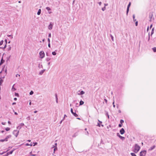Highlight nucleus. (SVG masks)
Listing matches in <instances>:
<instances>
[{"label":"nucleus","instance_id":"nucleus-3","mask_svg":"<svg viewBox=\"0 0 156 156\" xmlns=\"http://www.w3.org/2000/svg\"><path fill=\"white\" fill-rule=\"evenodd\" d=\"M146 154V151L145 150L141 151L140 153V156H145Z\"/></svg>","mask_w":156,"mask_h":156},{"label":"nucleus","instance_id":"nucleus-36","mask_svg":"<svg viewBox=\"0 0 156 156\" xmlns=\"http://www.w3.org/2000/svg\"><path fill=\"white\" fill-rule=\"evenodd\" d=\"M5 141H6V140H5V139H1L0 140V142H2Z\"/></svg>","mask_w":156,"mask_h":156},{"label":"nucleus","instance_id":"nucleus-23","mask_svg":"<svg viewBox=\"0 0 156 156\" xmlns=\"http://www.w3.org/2000/svg\"><path fill=\"white\" fill-rule=\"evenodd\" d=\"M133 20L134 21H135L136 20L135 19V15L134 14H133Z\"/></svg>","mask_w":156,"mask_h":156},{"label":"nucleus","instance_id":"nucleus-34","mask_svg":"<svg viewBox=\"0 0 156 156\" xmlns=\"http://www.w3.org/2000/svg\"><path fill=\"white\" fill-rule=\"evenodd\" d=\"M5 129L6 131H8L10 130V128L9 127H7L5 128Z\"/></svg>","mask_w":156,"mask_h":156},{"label":"nucleus","instance_id":"nucleus-30","mask_svg":"<svg viewBox=\"0 0 156 156\" xmlns=\"http://www.w3.org/2000/svg\"><path fill=\"white\" fill-rule=\"evenodd\" d=\"M52 54L53 55H55L56 54V53L55 51H53L52 52Z\"/></svg>","mask_w":156,"mask_h":156},{"label":"nucleus","instance_id":"nucleus-41","mask_svg":"<svg viewBox=\"0 0 156 156\" xmlns=\"http://www.w3.org/2000/svg\"><path fill=\"white\" fill-rule=\"evenodd\" d=\"M15 95L16 96L18 97L19 96V94L18 93H15Z\"/></svg>","mask_w":156,"mask_h":156},{"label":"nucleus","instance_id":"nucleus-15","mask_svg":"<svg viewBox=\"0 0 156 156\" xmlns=\"http://www.w3.org/2000/svg\"><path fill=\"white\" fill-rule=\"evenodd\" d=\"M154 28H153L151 30V36L152 35L154 34Z\"/></svg>","mask_w":156,"mask_h":156},{"label":"nucleus","instance_id":"nucleus-13","mask_svg":"<svg viewBox=\"0 0 156 156\" xmlns=\"http://www.w3.org/2000/svg\"><path fill=\"white\" fill-rule=\"evenodd\" d=\"M24 125V123H21L20 124V126H18L17 127V128H19V129H21V126H23Z\"/></svg>","mask_w":156,"mask_h":156},{"label":"nucleus","instance_id":"nucleus-54","mask_svg":"<svg viewBox=\"0 0 156 156\" xmlns=\"http://www.w3.org/2000/svg\"><path fill=\"white\" fill-rule=\"evenodd\" d=\"M18 76H20V75L18 74H17L16 75V77H17Z\"/></svg>","mask_w":156,"mask_h":156},{"label":"nucleus","instance_id":"nucleus-60","mask_svg":"<svg viewBox=\"0 0 156 156\" xmlns=\"http://www.w3.org/2000/svg\"><path fill=\"white\" fill-rule=\"evenodd\" d=\"M67 116H66V115H64V118L63 119H64V118L65 117H67Z\"/></svg>","mask_w":156,"mask_h":156},{"label":"nucleus","instance_id":"nucleus-53","mask_svg":"<svg viewBox=\"0 0 156 156\" xmlns=\"http://www.w3.org/2000/svg\"><path fill=\"white\" fill-rule=\"evenodd\" d=\"M150 38V33H149V36H148V41H149Z\"/></svg>","mask_w":156,"mask_h":156},{"label":"nucleus","instance_id":"nucleus-7","mask_svg":"<svg viewBox=\"0 0 156 156\" xmlns=\"http://www.w3.org/2000/svg\"><path fill=\"white\" fill-rule=\"evenodd\" d=\"M130 5H131V2H130L128 5L127 7V10H126V15H128V12L129 11V8Z\"/></svg>","mask_w":156,"mask_h":156},{"label":"nucleus","instance_id":"nucleus-9","mask_svg":"<svg viewBox=\"0 0 156 156\" xmlns=\"http://www.w3.org/2000/svg\"><path fill=\"white\" fill-rule=\"evenodd\" d=\"M13 150L9 152H7L5 154V156H8L9 154H11L12 153Z\"/></svg>","mask_w":156,"mask_h":156},{"label":"nucleus","instance_id":"nucleus-50","mask_svg":"<svg viewBox=\"0 0 156 156\" xmlns=\"http://www.w3.org/2000/svg\"><path fill=\"white\" fill-rule=\"evenodd\" d=\"M112 104L113 105V106L114 108H115V105H114V101L113 102V103H112Z\"/></svg>","mask_w":156,"mask_h":156},{"label":"nucleus","instance_id":"nucleus-22","mask_svg":"<svg viewBox=\"0 0 156 156\" xmlns=\"http://www.w3.org/2000/svg\"><path fill=\"white\" fill-rule=\"evenodd\" d=\"M3 82V80L0 77V86L1 85L2 83Z\"/></svg>","mask_w":156,"mask_h":156},{"label":"nucleus","instance_id":"nucleus-43","mask_svg":"<svg viewBox=\"0 0 156 156\" xmlns=\"http://www.w3.org/2000/svg\"><path fill=\"white\" fill-rule=\"evenodd\" d=\"M122 126V124H119V127H121Z\"/></svg>","mask_w":156,"mask_h":156},{"label":"nucleus","instance_id":"nucleus-39","mask_svg":"<svg viewBox=\"0 0 156 156\" xmlns=\"http://www.w3.org/2000/svg\"><path fill=\"white\" fill-rule=\"evenodd\" d=\"M106 115H107L108 116V119H109V115L108 114V112H107V113H106Z\"/></svg>","mask_w":156,"mask_h":156},{"label":"nucleus","instance_id":"nucleus-40","mask_svg":"<svg viewBox=\"0 0 156 156\" xmlns=\"http://www.w3.org/2000/svg\"><path fill=\"white\" fill-rule=\"evenodd\" d=\"M6 44H5V45L4 47V48H6ZM3 48L2 47H0V48Z\"/></svg>","mask_w":156,"mask_h":156},{"label":"nucleus","instance_id":"nucleus-6","mask_svg":"<svg viewBox=\"0 0 156 156\" xmlns=\"http://www.w3.org/2000/svg\"><path fill=\"white\" fill-rule=\"evenodd\" d=\"M71 112V113L74 115L75 117H77L78 116V115L76 114L75 112H74L73 111V110L72 108H71L70 110Z\"/></svg>","mask_w":156,"mask_h":156},{"label":"nucleus","instance_id":"nucleus-59","mask_svg":"<svg viewBox=\"0 0 156 156\" xmlns=\"http://www.w3.org/2000/svg\"><path fill=\"white\" fill-rule=\"evenodd\" d=\"M5 153V152H2V153H0V154H3L4 153Z\"/></svg>","mask_w":156,"mask_h":156},{"label":"nucleus","instance_id":"nucleus-24","mask_svg":"<svg viewBox=\"0 0 156 156\" xmlns=\"http://www.w3.org/2000/svg\"><path fill=\"white\" fill-rule=\"evenodd\" d=\"M110 37H111V39H112V41H114V38H113V37L111 34H110Z\"/></svg>","mask_w":156,"mask_h":156},{"label":"nucleus","instance_id":"nucleus-1","mask_svg":"<svg viewBox=\"0 0 156 156\" xmlns=\"http://www.w3.org/2000/svg\"><path fill=\"white\" fill-rule=\"evenodd\" d=\"M3 70V69H2V71L0 72V77L1 78H4L7 74L6 69H5V71H4Z\"/></svg>","mask_w":156,"mask_h":156},{"label":"nucleus","instance_id":"nucleus-64","mask_svg":"<svg viewBox=\"0 0 156 156\" xmlns=\"http://www.w3.org/2000/svg\"><path fill=\"white\" fill-rule=\"evenodd\" d=\"M14 114L15 115H17L18 114L16 112H15Z\"/></svg>","mask_w":156,"mask_h":156},{"label":"nucleus","instance_id":"nucleus-58","mask_svg":"<svg viewBox=\"0 0 156 156\" xmlns=\"http://www.w3.org/2000/svg\"><path fill=\"white\" fill-rule=\"evenodd\" d=\"M48 37H51V34L50 33L48 34Z\"/></svg>","mask_w":156,"mask_h":156},{"label":"nucleus","instance_id":"nucleus-20","mask_svg":"<svg viewBox=\"0 0 156 156\" xmlns=\"http://www.w3.org/2000/svg\"><path fill=\"white\" fill-rule=\"evenodd\" d=\"M84 104V102L81 100L80 102V105H82Z\"/></svg>","mask_w":156,"mask_h":156},{"label":"nucleus","instance_id":"nucleus-62","mask_svg":"<svg viewBox=\"0 0 156 156\" xmlns=\"http://www.w3.org/2000/svg\"><path fill=\"white\" fill-rule=\"evenodd\" d=\"M152 26H153V25H152V24H151L150 25V29H151V28H152Z\"/></svg>","mask_w":156,"mask_h":156},{"label":"nucleus","instance_id":"nucleus-32","mask_svg":"<svg viewBox=\"0 0 156 156\" xmlns=\"http://www.w3.org/2000/svg\"><path fill=\"white\" fill-rule=\"evenodd\" d=\"M26 145L27 146H32V145L31 144V143L30 144H28V143H27L26 144Z\"/></svg>","mask_w":156,"mask_h":156},{"label":"nucleus","instance_id":"nucleus-14","mask_svg":"<svg viewBox=\"0 0 156 156\" xmlns=\"http://www.w3.org/2000/svg\"><path fill=\"white\" fill-rule=\"evenodd\" d=\"M155 147V145H154L153 146L151 147L149 149V150L151 151L153 149H154Z\"/></svg>","mask_w":156,"mask_h":156},{"label":"nucleus","instance_id":"nucleus-12","mask_svg":"<svg viewBox=\"0 0 156 156\" xmlns=\"http://www.w3.org/2000/svg\"><path fill=\"white\" fill-rule=\"evenodd\" d=\"M11 137V136L10 135H9L7 136L6 137V138H5V140H6V141H7L8 139L9 138H10V137Z\"/></svg>","mask_w":156,"mask_h":156},{"label":"nucleus","instance_id":"nucleus-35","mask_svg":"<svg viewBox=\"0 0 156 156\" xmlns=\"http://www.w3.org/2000/svg\"><path fill=\"white\" fill-rule=\"evenodd\" d=\"M3 43V40L1 41L0 42V45H2Z\"/></svg>","mask_w":156,"mask_h":156},{"label":"nucleus","instance_id":"nucleus-61","mask_svg":"<svg viewBox=\"0 0 156 156\" xmlns=\"http://www.w3.org/2000/svg\"><path fill=\"white\" fill-rule=\"evenodd\" d=\"M97 126H98L99 127H100V124L99 123H98V124Z\"/></svg>","mask_w":156,"mask_h":156},{"label":"nucleus","instance_id":"nucleus-48","mask_svg":"<svg viewBox=\"0 0 156 156\" xmlns=\"http://www.w3.org/2000/svg\"><path fill=\"white\" fill-rule=\"evenodd\" d=\"M27 119L28 120H29L30 119V116H28L27 118Z\"/></svg>","mask_w":156,"mask_h":156},{"label":"nucleus","instance_id":"nucleus-5","mask_svg":"<svg viewBox=\"0 0 156 156\" xmlns=\"http://www.w3.org/2000/svg\"><path fill=\"white\" fill-rule=\"evenodd\" d=\"M19 133V131H18L17 130H14L13 131V134L15 135V136L17 137L18 133Z\"/></svg>","mask_w":156,"mask_h":156},{"label":"nucleus","instance_id":"nucleus-52","mask_svg":"<svg viewBox=\"0 0 156 156\" xmlns=\"http://www.w3.org/2000/svg\"><path fill=\"white\" fill-rule=\"evenodd\" d=\"M117 136L119 137V136H121L119 133H117Z\"/></svg>","mask_w":156,"mask_h":156},{"label":"nucleus","instance_id":"nucleus-16","mask_svg":"<svg viewBox=\"0 0 156 156\" xmlns=\"http://www.w3.org/2000/svg\"><path fill=\"white\" fill-rule=\"evenodd\" d=\"M41 10L40 9H39L38 10V11L37 12V14L38 15H39L41 13Z\"/></svg>","mask_w":156,"mask_h":156},{"label":"nucleus","instance_id":"nucleus-46","mask_svg":"<svg viewBox=\"0 0 156 156\" xmlns=\"http://www.w3.org/2000/svg\"><path fill=\"white\" fill-rule=\"evenodd\" d=\"M41 65H40V64H39L38 65V67H39V68H40V67H41ZM41 66L42 68V65H41Z\"/></svg>","mask_w":156,"mask_h":156},{"label":"nucleus","instance_id":"nucleus-42","mask_svg":"<svg viewBox=\"0 0 156 156\" xmlns=\"http://www.w3.org/2000/svg\"><path fill=\"white\" fill-rule=\"evenodd\" d=\"M7 49L8 51H10L11 50V47H9V48H7Z\"/></svg>","mask_w":156,"mask_h":156},{"label":"nucleus","instance_id":"nucleus-25","mask_svg":"<svg viewBox=\"0 0 156 156\" xmlns=\"http://www.w3.org/2000/svg\"><path fill=\"white\" fill-rule=\"evenodd\" d=\"M153 16V15L152 13H151L150 14L149 18H150L151 19Z\"/></svg>","mask_w":156,"mask_h":156},{"label":"nucleus","instance_id":"nucleus-11","mask_svg":"<svg viewBox=\"0 0 156 156\" xmlns=\"http://www.w3.org/2000/svg\"><path fill=\"white\" fill-rule=\"evenodd\" d=\"M45 70V69H44L42 70L39 72V74L41 75H42L43 74V73L44 72Z\"/></svg>","mask_w":156,"mask_h":156},{"label":"nucleus","instance_id":"nucleus-29","mask_svg":"<svg viewBox=\"0 0 156 156\" xmlns=\"http://www.w3.org/2000/svg\"><path fill=\"white\" fill-rule=\"evenodd\" d=\"M46 9L47 10H48V11L49 10H51V9L49 7H46Z\"/></svg>","mask_w":156,"mask_h":156},{"label":"nucleus","instance_id":"nucleus-55","mask_svg":"<svg viewBox=\"0 0 156 156\" xmlns=\"http://www.w3.org/2000/svg\"><path fill=\"white\" fill-rule=\"evenodd\" d=\"M2 125H5V122H2Z\"/></svg>","mask_w":156,"mask_h":156},{"label":"nucleus","instance_id":"nucleus-4","mask_svg":"<svg viewBox=\"0 0 156 156\" xmlns=\"http://www.w3.org/2000/svg\"><path fill=\"white\" fill-rule=\"evenodd\" d=\"M39 55L40 58H42L44 56V53L43 51H41L39 53Z\"/></svg>","mask_w":156,"mask_h":156},{"label":"nucleus","instance_id":"nucleus-27","mask_svg":"<svg viewBox=\"0 0 156 156\" xmlns=\"http://www.w3.org/2000/svg\"><path fill=\"white\" fill-rule=\"evenodd\" d=\"M14 85H13V86L12 88V90L13 91H14L16 90V89L14 87Z\"/></svg>","mask_w":156,"mask_h":156},{"label":"nucleus","instance_id":"nucleus-18","mask_svg":"<svg viewBox=\"0 0 156 156\" xmlns=\"http://www.w3.org/2000/svg\"><path fill=\"white\" fill-rule=\"evenodd\" d=\"M55 97L56 98V102L57 103H58V97H57V95L56 94H55Z\"/></svg>","mask_w":156,"mask_h":156},{"label":"nucleus","instance_id":"nucleus-8","mask_svg":"<svg viewBox=\"0 0 156 156\" xmlns=\"http://www.w3.org/2000/svg\"><path fill=\"white\" fill-rule=\"evenodd\" d=\"M125 132V130L123 128L121 129L120 130V133L122 135L124 134Z\"/></svg>","mask_w":156,"mask_h":156},{"label":"nucleus","instance_id":"nucleus-38","mask_svg":"<svg viewBox=\"0 0 156 156\" xmlns=\"http://www.w3.org/2000/svg\"><path fill=\"white\" fill-rule=\"evenodd\" d=\"M106 9V8L105 6H104V7L102 8V10L103 11H105Z\"/></svg>","mask_w":156,"mask_h":156},{"label":"nucleus","instance_id":"nucleus-33","mask_svg":"<svg viewBox=\"0 0 156 156\" xmlns=\"http://www.w3.org/2000/svg\"><path fill=\"white\" fill-rule=\"evenodd\" d=\"M124 121L123 119H121L120 120V122L121 124H122L123 122H124Z\"/></svg>","mask_w":156,"mask_h":156},{"label":"nucleus","instance_id":"nucleus-19","mask_svg":"<svg viewBox=\"0 0 156 156\" xmlns=\"http://www.w3.org/2000/svg\"><path fill=\"white\" fill-rule=\"evenodd\" d=\"M84 93H85L84 92L83 90H82L80 91V94H78L79 95H83V94H84Z\"/></svg>","mask_w":156,"mask_h":156},{"label":"nucleus","instance_id":"nucleus-2","mask_svg":"<svg viewBox=\"0 0 156 156\" xmlns=\"http://www.w3.org/2000/svg\"><path fill=\"white\" fill-rule=\"evenodd\" d=\"M133 152L135 153H137L140 149V147L137 144H135Z\"/></svg>","mask_w":156,"mask_h":156},{"label":"nucleus","instance_id":"nucleus-21","mask_svg":"<svg viewBox=\"0 0 156 156\" xmlns=\"http://www.w3.org/2000/svg\"><path fill=\"white\" fill-rule=\"evenodd\" d=\"M119 138L122 140H124L125 139V138L124 137L122 136H119Z\"/></svg>","mask_w":156,"mask_h":156},{"label":"nucleus","instance_id":"nucleus-26","mask_svg":"<svg viewBox=\"0 0 156 156\" xmlns=\"http://www.w3.org/2000/svg\"><path fill=\"white\" fill-rule=\"evenodd\" d=\"M152 49L154 52H156V47H154Z\"/></svg>","mask_w":156,"mask_h":156},{"label":"nucleus","instance_id":"nucleus-47","mask_svg":"<svg viewBox=\"0 0 156 156\" xmlns=\"http://www.w3.org/2000/svg\"><path fill=\"white\" fill-rule=\"evenodd\" d=\"M104 101H105V102L107 104V100L105 99Z\"/></svg>","mask_w":156,"mask_h":156},{"label":"nucleus","instance_id":"nucleus-63","mask_svg":"<svg viewBox=\"0 0 156 156\" xmlns=\"http://www.w3.org/2000/svg\"><path fill=\"white\" fill-rule=\"evenodd\" d=\"M64 120V119H62V120L61 121V122H60V124H61L62 122V121Z\"/></svg>","mask_w":156,"mask_h":156},{"label":"nucleus","instance_id":"nucleus-31","mask_svg":"<svg viewBox=\"0 0 156 156\" xmlns=\"http://www.w3.org/2000/svg\"><path fill=\"white\" fill-rule=\"evenodd\" d=\"M51 59V58H46V60L47 61H49Z\"/></svg>","mask_w":156,"mask_h":156},{"label":"nucleus","instance_id":"nucleus-37","mask_svg":"<svg viewBox=\"0 0 156 156\" xmlns=\"http://www.w3.org/2000/svg\"><path fill=\"white\" fill-rule=\"evenodd\" d=\"M33 93L34 92L33 91H31L30 93V95H32L33 94Z\"/></svg>","mask_w":156,"mask_h":156},{"label":"nucleus","instance_id":"nucleus-45","mask_svg":"<svg viewBox=\"0 0 156 156\" xmlns=\"http://www.w3.org/2000/svg\"><path fill=\"white\" fill-rule=\"evenodd\" d=\"M136 26H137L138 25V21H136L135 23Z\"/></svg>","mask_w":156,"mask_h":156},{"label":"nucleus","instance_id":"nucleus-17","mask_svg":"<svg viewBox=\"0 0 156 156\" xmlns=\"http://www.w3.org/2000/svg\"><path fill=\"white\" fill-rule=\"evenodd\" d=\"M4 62V60L3 59V58H2V59L1 60V62L0 63V65L3 63Z\"/></svg>","mask_w":156,"mask_h":156},{"label":"nucleus","instance_id":"nucleus-56","mask_svg":"<svg viewBox=\"0 0 156 156\" xmlns=\"http://www.w3.org/2000/svg\"><path fill=\"white\" fill-rule=\"evenodd\" d=\"M7 36H8V37H10V36H11V38H13V37H12V35H7Z\"/></svg>","mask_w":156,"mask_h":156},{"label":"nucleus","instance_id":"nucleus-49","mask_svg":"<svg viewBox=\"0 0 156 156\" xmlns=\"http://www.w3.org/2000/svg\"><path fill=\"white\" fill-rule=\"evenodd\" d=\"M48 47L49 48H50V47H51V46H50V43H48Z\"/></svg>","mask_w":156,"mask_h":156},{"label":"nucleus","instance_id":"nucleus-57","mask_svg":"<svg viewBox=\"0 0 156 156\" xmlns=\"http://www.w3.org/2000/svg\"><path fill=\"white\" fill-rule=\"evenodd\" d=\"M98 3H99V5H101V4L102 3H101V2H99Z\"/></svg>","mask_w":156,"mask_h":156},{"label":"nucleus","instance_id":"nucleus-10","mask_svg":"<svg viewBox=\"0 0 156 156\" xmlns=\"http://www.w3.org/2000/svg\"><path fill=\"white\" fill-rule=\"evenodd\" d=\"M53 25L51 23L48 26V28L49 30H51L52 28Z\"/></svg>","mask_w":156,"mask_h":156},{"label":"nucleus","instance_id":"nucleus-44","mask_svg":"<svg viewBox=\"0 0 156 156\" xmlns=\"http://www.w3.org/2000/svg\"><path fill=\"white\" fill-rule=\"evenodd\" d=\"M33 143L34 144L33 145L34 146H35V145H37V142Z\"/></svg>","mask_w":156,"mask_h":156},{"label":"nucleus","instance_id":"nucleus-51","mask_svg":"<svg viewBox=\"0 0 156 156\" xmlns=\"http://www.w3.org/2000/svg\"><path fill=\"white\" fill-rule=\"evenodd\" d=\"M48 43H50V40L49 38H48Z\"/></svg>","mask_w":156,"mask_h":156},{"label":"nucleus","instance_id":"nucleus-28","mask_svg":"<svg viewBox=\"0 0 156 156\" xmlns=\"http://www.w3.org/2000/svg\"><path fill=\"white\" fill-rule=\"evenodd\" d=\"M130 154L132 156H136V155L134 153H130Z\"/></svg>","mask_w":156,"mask_h":156}]
</instances>
